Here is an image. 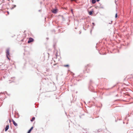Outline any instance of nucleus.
<instances>
[{
	"label": "nucleus",
	"mask_w": 133,
	"mask_h": 133,
	"mask_svg": "<svg viewBox=\"0 0 133 133\" xmlns=\"http://www.w3.org/2000/svg\"><path fill=\"white\" fill-rule=\"evenodd\" d=\"M6 56L10 60V59L9 58V50L8 49L6 50Z\"/></svg>",
	"instance_id": "nucleus-1"
},
{
	"label": "nucleus",
	"mask_w": 133,
	"mask_h": 133,
	"mask_svg": "<svg viewBox=\"0 0 133 133\" xmlns=\"http://www.w3.org/2000/svg\"><path fill=\"white\" fill-rule=\"evenodd\" d=\"M34 41V39L31 37L29 38V40L28 41V43H30L31 42H33Z\"/></svg>",
	"instance_id": "nucleus-2"
},
{
	"label": "nucleus",
	"mask_w": 133,
	"mask_h": 133,
	"mask_svg": "<svg viewBox=\"0 0 133 133\" xmlns=\"http://www.w3.org/2000/svg\"><path fill=\"white\" fill-rule=\"evenodd\" d=\"M51 11L52 13L54 14H56L57 12V9H53Z\"/></svg>",
	"instance_id": "nucleus-3"
},
{
	"label": "nucleus",
	"mask_w": 133,
	"mask_h": 133,
	"mask_svg": "<svg viewBox=\"0 0 133 133\" xmlns=\"http://www.w3.org/2000/svg\"><path fill=\"white\" fill-rule=\"evenodd\" d=\"M13 123V124L15 126H17V124L13 120L12 121Z\"/></svg>",
	"instance_id": "nucleus-4"
},
{
	"label": "nucleus",
	"mask_w": 133,
	"mask_h": 133,
	"mask_svg": "<svg viewBox=\"0 0 133 133\" xmlns=\"http://www.w3.org/2000/svg\"><path fill=\"white\" fill-rule=\"evenodd\" d=\"M9 128V125H6L5 128V131H7L8 129Z\"/></svg>",
	"instance_id": "nucleus-5"
},
{
	"label": "nucleus",
	"mask_w": 133,
	"mask_h": 133,
	"mask_svg": "<svg viewBox=\"0 0 133 133\" xmlns=\"http://www.w3.org/2000/svg\"><path fill=\"white\" fill-rule=\"evenodd\" d=\"M93 12H94L93 11H90L89 12V14L90 15H91Z\"/></svg>",
	"instance_id": "nucleus-6"
},
{
	"label": "nucleus",
	"mask_w": 133,
	"mask_h": 133,
	"mask_svg": "<svg viewBox=\"0 0 133 133\" xmlns=\"http://www.w3.org/2000/svg\"><path fill=\"white\" fill-rule=\"evenodd\" d=\"M35 117H33L32 118V119H31V122H32L35 120Z\"/></svg>",
	"instance_id": "nucleus-7"
},
{
	"label": "nucleus",
	"mask_w": 133,
	"mask_h": 133,
	"mask_svg": "<svg viewBox=\"0 0 133 133\" xmlns=\"http://www.w3.org/2000/svg\"><path fill=\"white\" fill-rule=\"evenodd\" d=\"M33 127H32L31 128H30V129L29 130V131H28L30 132H31V130H32V129H33Z\"/></svg>",
	"instance_id": "nucleus-8"
},
{
	"label": "nucleus",
	"mask_w": 133,
	"mask_h": 133,
	"mask_svg": "<svg viewBox=\"0 0 133 133\" xmlns=\"http://www.w3.org/2000/svg\"><path fill=\"white\" fill-rule=\"evenodd\" d=\"M92 2L93 4H94L96 3V1L95 0H92Z\"/></svg>",
	"instance_id": "nucleus-9"
},
{
	"label": "nucleus",
	"mask_w": 133,
	"mask_h": 133,
	"mask_svg": "<svg viewBox=\"0 0 133 133\" xmlns=\"http://www.w3.org/2000/svg\"><path fill=\"white\" fill-rule=\"evenodd\" d=\"M63 66L65 67H69V65L68 64H67L64 65Z\"/></svg>",
	"instance_id": "nucleus-10"
},
{
	"label": "nucleus",
	"mask_w": 133,
	"mask_h": 133,
	"mask_svg": "<svg viewBox=\"0 0 133 133\" xmlns=\"http://www.w3.org/2000/svg\"><path fill=\"white\" fill-rule=\"evenodd\" d=\"M117 14L116 13V15H115V18H117Z\"/></svg>",
	"instance_id": "nucleus-11"
},
{
	"label": "nucleus",
	"mask_w": 133,
	"mask_h": 133,
	"mask_svg": "<svg viewBox=\"0 0 133 133\" xmlns=\"http://www.w3.org/2000/svg\"><path fill=\"white\" fill-rule=\"evenodd\" d=\"M71 11L72 13L73 14V10H72V9H71Z\"/></svg>",
	"instance_id": "nucleus-12"
},
{
	"label": "nucleus",
	"mask_w": 133,
	"mask_h": 133,
	"mask_svg": "<svg viewBox=\"0 0 133 133\" xmlns=\"http://www.w3.org/2000/svg\"><path fill=\"white\" fill-rule=\"evenodd\" d=\"M71 1H75V0H71Z\"/></svg>",
	"instance_id": "nucleus-13"
},
{
	"label": "nucleus",
	"mask_w": 133,
	"mask_h": 133,
	"mask_svg": "<svg viewBox=\"0 0 133 133\" xmlns=\"http://www.w3.org/2000/svg\"><path fill=\"white\" fill-rule=\"evenodd\" d=\"M100 0H96L97 2H98Z\"/></svg>",
	"instance_id": "nucleus-14"
},
{
	"label": "nucleus",
	"mask_w": 133,
	"mask_h": 133,
	"mask_svg": "<svg viewBox=\"0 0 133 133\" xmlns=\"http://www.w3.org/2000/svg\"><path fill=\"white\" fill-rule=\"evenodd\" d=\"M30 133V132L28 131L27 133Z\"/></svg>",
	"instance_id": "nucleus-15"
}]
</instances>
